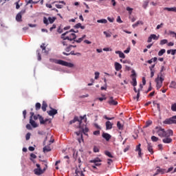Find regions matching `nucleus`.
Masks as SVG:
<instances>
[{
	"mask_svg": "<svg viewBox=\"0 0 176 176\" xmlns=\"http://www.w3.org/2000/svg\"><path fill=\"white\" fill-rule=\"evenodd\" d=\"M69 33V32H66L63 33L61 35V39H63V41H68L69 42H72V41H75V40L76 39V34H75V33H72L68 35Z\"/></svg>",
	"mask_w": 176,
	"mask_h": 176,
	"instance_id": "nucleus-1",
	"label": "nucleus"
},
{
	"mask_svg": "<svg viewBox=\"0 0 176 176\" xmlns=\"http://www.w3.org/2000/svg\"><path fill=\"white\" fill-rule=\"evenodd\" d=\"M153 134H157L161 138L167 137V132H166V130L161 126H156L155 130L153 131Z\"/></svg>",
	"mask_w": 176,
	"mask_h": 176,
	"instance_id": "nucleus-2",
	"label": "nucleus"
},
{
	"mask_svg": "<svg viewBox=\"0 0 176 176\" xmlns=\"http://www.w3.org/2000/svg\"><path fill=\"white\" fill-rule=\"evenodd\" d=\"M51 61L55 64H58L59 65H63V67H68L69 68H73L74 64L68 63L65 60H58V59H50Z\"/></svg>",
	"mask_w": 176,
	"mask_h": 176,
	"instance_id": "nucleus-3",
	"label": "nucleus"
},
{
	"mask_svg": "<svg viewBox=\"0 0 176 176\" xmlns=\"http://www.w3.org/2000/svg\"><path fill=\"white\" fill-rule=\"evenodd\" d=\"M162 76H163V75L161 74L160 76L158 75L157 78H155L157 90H159V89L163 86L164 78Z\"/></svg>",
	"mask_w": 176,
	"mask_h": 176,
	"instance_id": "nucleus-4",
	"label": "nucleus"
},
{
	"mask_svg": "<svg viewBox=\"0 0 176 176\" xmlns=\"http://www.w3.org/2000/svg\"><path fill=\"white\" fill-rule=\"evenodd\" d=\"M57 19V18L56 16L54 17H48L46 18L45 16L43 17V23L44 24H45V25H49V22L50 24H53V23H54V21H56V20Z\"/></svg>",
	"mask_w": 176,
	"mask_h": 176,
	"instance_id": "nucleus-5",
	"label": "nucleus"
},
{
	"mask_svg": "<svg viewBox=\"0 0 176 176\" xmlns=\"http://www.w3.org/2000/svg\"><path fill=\"white\" fill-rule=\"evenodd\" d=\"M164 124H176V116H173L170 118L166 119L163 121Z\"/></svg>",
	"mask_w": 176,
	"mask_h": 176,
	"instance_id": "nucleus-6",
	"label": "nucleus"
},
{
	"mask_svg": "<svg viewBox=\"0 0 176 176\" xmlns=\"http://www.w3.org/2000/svg\"><path fill=\"white\" fill-rule=\"evenodd\" d=\"M131 78H132V81L131 83L132 86L135 87V86H137V74H135V71L134 70L132 71Z\"/></svg>",
	"mask_w": 176,
	"mask_h": 176,
	"instance_id": "nucleus-7",
	"label": "nucleus"
},
{
	"mask_svg": "<svg viewBox=\"0 0 176 176\" xmlns=\"http://www.w3.org/2000/svg\"><path fill=\"white\" fill-rule=\"evenodd\" d=\"M101 162H102V160H101V159H100L99 157H96L94 160H90L89 163H94V165L96 167H100V166H101Z\"/></svg>",
	"mask_w": 176,
	"mask_h": 176,
	"instance_id": "nucleus-8",
	"label": "nucleus"
},
{
	"mask_svg": "<svg viewBox=\"0 0 176 176\" xmlns=\"http://www.w3.org/2000/svg\"><path fill=\"white\" fill-rule=\"evenodd\" d=\"M24 13H25V10H22L21 12H19L16 16V20L20 23L21 21H23V20L21 19L23 18V14H24Z\"/></svg>",
	"mask_w": 176,
	"mask_h": 176,
	"instance_id": "nucleus-9",
	"label": "nucleus"
},
{
	"mask_svg": "<svg viewBox=\"0 0 176 176\" xmlns=\"http://www.w3.org/2000/svg\"><path fill=\"white\" fill-rule=\"evenodd\" d=\"M152 39L157 41L159 39V36H156V34H151L147 40L148 43H151V42H152Z\"/></svg>",
	"mask_w": 176,
	"mask_h": 176,
	"instance_id": "nucleus-10",
	"label": "nucleus"
},
{
	"mask_svg": "<svg viewBox=\"0 0 176 176\" xmlns=\"http://www.w3.org/2000/svg\"><path fill=\"white\" fill-rule=\"evenodd\" d=\"M45 168L43 170H42V168H35L34 173L36 175H42V174L45 173Z\"/></svg>",
	"mask_w": 176,
	"mask_h": 176,
	"instance_id": "nucleus-11",
	"label": "nucleus"
},
{
	"mask_svg": "<svg viewBox=\"0 0 176 176\" xmlns=\"http://www.w3.org/2000/svg\"><path fill=\"white\" fill-rule=\"evenodd\" d=\"M108 104H109V105H118V101L115 100L113 99V97L111 96V97L109 98V101H108Z\"/></svg>",
	"mask_w": 176,
	"mask_h": 176,
	"instance_id": "nucleus-12",
	"label": "nucleus"
},
{
	"mask_svg": "<svg viewBox=\"0 0 176 176\" xmlns=\"http://www.w3.org/2000/svg\"><path fill=\"white\" fill-rule=\"evenodd\" d=\"M102 137L107 141H109V140H111V138H112V136L108 133H103L102 134Z\"/></svg>",
	"mask_w": 176,
	"mask_h": 176,
	"instance_id": "nucleus-13",
	"label": "nucleus"
},
{
	"mask_svg": "<svg viewBox=\"0 0 176 176\" xmlns=\"http://www.w3.org/2000/svg\"><path fill=\"white\" fill-rule=\"evenodd\" d=\"M47 113L50 116H54V115H57L58 111L57 109L51 108V110L47 111Z\"/></svg>",
	"mask_w": 176,
	"mask_h": 176,
	"instance_id": "nucleus-14",
	"label": "nucleus"
},
{
	"mask_svg": "<svg viewBox=\"0 0 176 176\" xmlns=\"http://www.w3.org/2000/svg\"><path fill=\"white\" fill-rule=\"evenodd\" d=\"M106 130H111L113 124L111 121H107L105 123Z\"/></svg>",
	"mask_w": 176,
	"mask_h": 176,
	"instance_id": "nucleus-15",
	"label": "nucleus"
},
{
	"mask_svg": "<svg viewBox=\"0 0 176 176\" xmlns=\"http://www.w3.org/2000/svg\"><path fill=\"white\" fill-rule=\"evenodd\" d=\"M164 144H171L173 142V139L170 137H166L162 140Z\"/></svg>",
	"mask_w": 176,
	"mask_h": 176,
	"instance_id": "nucleus-16",
	"label": "nucleus"
},
{
	"mask_svg": "<svg viewBox=\"0 0 176 176\" xmlns=\"http://www.w3.org/2000/svg\"><path fill=\"white\" fill-rule=\"evenodd\" d=\"M63 54H64V56H69V54H72V56H80V53L77 52L75 54V51H71L70 53H66V52H63Z\"/></svg>",
	"mask_w": 176,
	"mask_h": 176,
	"instance_id": "nucleus-17",
	"label": "nucleus"
},
{
	"mask_svg": "<svg viewBox=\"0 0 176 176\" xmlns=\"http://www.w3.org/2000/svg\"><path fill=\"white\" fill-rule=\"evenodd\" d=\"M87 120V118H86V115H84L83 116H80V120L78 121L79 127H82V120Z\"/></svg>",
	"mask_w": 176,
	"mask_h": 176,
	"instance_id": "nucleus-18",
	"label": "nucleus"
},
{
	"mask_svg": "<svg viewBox=\"0 0 176 176\" xmlns=\"http://www.w3.org/2000/svg\"><path fill=\"white\" fill-rule=\"evenodd\" d=\"M80 129H82V133H83V134H85V135H88L87 133H89V128H87V126H81V127H80Z\"/></svg>",
	"mask_w": 176,
	"mask_h": 176,
	"instance_id": "nucleus-19",
	"label": "nucleus"
},
{
	"mask_svg": "<svg viewBox=\"0 0 176 176\" xmlns=\"http://www.w3.org/2000/svg\"><path fill=\"white\" fill-rule=\"evenodd\" d=\"M115 69L116 71H120L121 68H122V65H120V63L116 62L115 64Z\"/></svg>",
	"mask_w": 176,
	"mask_h": 176,
	"instance_id": "nucleus-20",
	"label": "nucleus"
},
{
	"mask_svg": "<svg viewBox=\"0 0 176 176\" xmlns=\"http://www.w3.org/2000/svg\"><path fill=\"white\" fill-rule=\"evenodd\" d=\"M116 54H118L120 58H126V56L121 51H116Z\"/></svg>",
	"mask_w": 176,
	"mask_h": 176,
	"instance_id": "nucleus-21",
	"label": "nucleus"
},
{
	"mask_svg": "<svg viewBox=\"0 0 176 176\" xmlns=\"http://www.w3.org/2000/svg\"><path fill=\"white\" fill-rule=\"evenodd\" d=\"M164 10H167L168 12H174V13H176V7L164 8Z\"/></svg>",
	"mask_w": 176,
	"mask_h": 176,
	"instance_id": "nucleus-22",
	"label": "nucleus"
},
{
	"mask_svg": "<svg viewBox=\"0 0 176 176\" xmlns=\"http://www.w3.org/2000/svg\"><path fill=\"white\" fill-rule=\"evenodd\" d=\"M147 149L151 155H153V148L152 147V144L151 143H148Z\"/></svg>",
	"mask_w": 176,
	"mask_h": 176,
	"instance_id": "nucleus-23",
	"label": "nucleus"
},
{
	"mask_svg": "<svg viewBox=\"0 0 176 176\" xmlns=\"http://www.w3.org/2000/svg\"><path fill=\"white\" fill-rule=\"evenodd\" d=\"M140 24H141V25H144V22H142V21H138L132 25V27L133 28H135L136 27H138Z\"/></svg>",
	"mask_w": 176,
	"mask_h": 176,
	"instance_id": "nucleus-24",
	"label": "nucleus"
},
{
	"mask_svg": "<svg viewBox=\"0 0 176 176\" xmlns=\"http://www.w3.org/2000/svg\"><path fill=\"white\" fill-rule=\"evenodd\" d=\"M135 151L136 152H138V155L140 157H141V144H139L138 146H136Z\"/></svg>",
	"mask_w": 176,
	"mask_h": 176,
	"instance_id": "nucleus-25",
	"label": "nucleus"
},
{
	"mask_svg": "<svg viewBox=\"0 0 176 176\" xmlns=\"http://www.w3.org/2000/svg\"><path fill=\"white\" fill-rule=\"evenodd\" d=\"M30 123L32 126V127H38V124H36V122H35L34 120H32V117H30Z\"/></svg>",
	"mask_w": 176,
	"mask_h": 176,
	"instance_id": "nucleus-26",
	"label": "nucleus"
},
{
	"mask_svg": "<svg viewBox=\"0 0 176 176\" xmlns=\"http://www.w3.org/2000/svg\"><path fill=\"white\" fill-rule=\"evenodd\" d=\"M46 108H47V104L46 103V102L43 101L42 104L41 109L42 111H43V112H46Z\"/></svg>",
	"mask_w": 176,
	"mask_h": 176,
	"instance_id": "nucleus-27",
	"label": "nucleus"
},
{
	"mask_svg": "<svg viewBox=\"0 0 176 176\" xmlns=\"http://www.w3.org/2000/svg\"><path fill=\"white\" fill-rule=\"evenodd\" d=\"M168 35H170V36H172V38H175L176 39V33L175 32L169 30L168 32Z\"/></svg>",
	"mask_w": 176,
	"mask_h": 176,
	"instance_id": "nucleus-28",
	"label": "nucleus"
},
{
	"mask_svg": "<svg viewBox=\"0 0 176 176\" xmlns=\"http://www.w3.org/2000/svg\"><path fill=\"white\" fill-rule=\"evenodd\" d=\"M76 134H77L78 135H80V138H78V141L79 144H80L82 141H83V135L80 133V132H76Z\"/></svg>",
	"mask_w": 176,
	"mask_h": 176,
	"instance_id": "nucleus-29",
	"label": "nucleus"
},
{
	"mask_svg": "<svg viewBox=\"0 0 176 176\" xmlns=\"http://www.w3.org/2000/svg\"><path fill=\"white\" fill-rule=\"evenodd\" d=\"M133 90H134L135 93H138L137 94V96H136V99H137V101H138V100L140 98V89H139L138 90H137V88L134 87Z\"/></svg>",
	"mask_w": 176,
	"mask_h": 176,
	"instance_id": "nucleus-30",
	"label": "nucleus"
},
{
	"mask_svg": "<svg viewBox=\"0 0 176 176\" xmlns=\"http://www.w3.org/2000/svg\"><path fill=\"white\" fill-rule=\"evenodd\" d=\"M50 151H52V148H50V146H45L43 148V152L46 153V152H50Z\"/></svg>",
	"mask_w": 176,
	"mask_h": 176,
	"instance_id": "nucleus-31",
	"label": "nucleus"
},
{
	"mask_svg": "<svg viewBox=\"0 0 176 176\" xmlns=\"http://www.w3.org/2000/svg\"><path fill=\"white\" fill-rule=\"evenodd\" d=\"M169 87L170 89H176V82H175V81H171V82L169 85Z\"/></svg>",
	"mask_w": 176,
	"mask_h": 176,
	"instance_id": "nucleus-32",
	"label": "nucleus"
},
{
	"mask_svg": "<svg viewBox=\"0 0 176 176\" xmlns=\"http://www.w3.org/2000/svg\"><path fill=\"white\" fill-rule=\"evenodd\" d=\"M167 133V135L166 137H170V135H173L174 132L171 129H168L167 131H166Z\"/></svg>",
	"mask_w": 176,
	"mask_h": 176,
	"instance_id": "nucleus-33",
	"label": "nucleus"
},
{
	"mask_svg": "<svg viewBox=\"0 0 176 176\" xmlns=\"http://www.w3.org/2000/svg\"><path fill=\"white\" fill-rule=\"evenodd\" d=\"M76 122H79L78 117H74V120H72L69 122V124H73V123H75Z\"/></svg>",
	"mask_w": 176,
	"mask_h": 176,
	"instance_id": "nucleus-34",
	"label": "nucleus"
},
{
	"mask_svg": "<svg viewBox=\"0 0 176 176\" xmlns=\"http://www.w3.org/2000/svg\"><path fill=\"white\" fill-rule=\"evenodd\" d=\"M41 48L42 49V52H44L45 54H47V52L46 51V47L45 46V43L41 44Z\"/></svg>",
	"mask_w": 176,
	"mask_h": 176,
	"instance_id": "nucleus-35",
	"label": "nucleus"
},
{
	"mask_svg": "<svg viewBox=\"0 0 176 176\" xmlns=\"http://www.w3.org/2000/svg\"><path fill=\"white\" fill-rule=\"evenodd\" d=\"M117 127L118 130H123V124H122V123H120V121L117 122Z\"/></svg>",
	"mask_w": 176,
	"mask_h": 176,
	"instance_id": "nucleus-36",
	"label": "nucleus"
},
{
	"mask_svg": "<svg viewBox=\"0 0 176 176\" xmlns=\"http://www.w3.org/2000/svg\"><path fill=\"white\" fill-rule=\"evenodd\" d=\"M151 141H153V142H157L159 141V138L153 135L151 136Z\"/></svg>",
	"mask_w": 176,
	"mask_h": 176,
	"instance_id": "nucleus-37",
	"label": "nucleus"
},
{
	"mask_svg": "<svg viewBox=\"0 0 176 176\" xmlns=\"http://www.w3.org/2000/svg\"><path fill=\"white\" fill-rule=\"evenodd\" d=\"M97 23H101L102 24H107L108 21L107 19H99L97 21Z\"/></svg>",
	"mask_w": 176,
	"mask_h": 176,
	"instance_id": "nucleus-38",
	"label": "nucleus"
},
{
	"mask_svg": "<svg viewBox=\"0 0 176 176\" xmlns=\"http://www.w3.org/2000/svg\"><path fill=\"white\" fill-rule=\"evenodd\" d=\"M166 53V50L165 49H162L161 50L159 51L158 52V56H162L163 54Z\"/></svg>",
	"mask_w": 176,
	"mask_h": 176,
	"instance_id": "nucleus-39",
	"label": "nucleus"
},
{
	"mask_svg": "<svg viewBox=\"0 0 176 176\" xmlns=\"http://www.w3.org/2000/svg\"><path fill=\"white\" fill-rule=\"evenodd\" d=\"M104 155H106V156H108V157H113V155H112V154L111 153V152L106 151H104Z\"/></svg>",
	"mask_w": 176,
	"mask_h": 176,
	"instance_id": "nucleus-40",
	"label": "nucleus"
},
{
	"mask_svg": "<svg viewBox=\"0 0 176 176\" xmlns=\"http://www.w3.org/2000/svg\"><path fill=\"white\" fill-rule=\"evenodd\" d=\"M38 116H39V120H40L41 124H45L46 122H45V120H43V118L39 115H38Z\"/></svg>",
	"mask_w": 176,
	"mask_h": 176,
	"instance_id": "nucleus-41",
	"label": "nucleus"
},
{
	"mask_svg": "<svg viewBox=\"0 0 176 176\" xmlns=\"http://www.w3.org/2000/svg\"><path fill=\"white\" fill-rule=\"evenodd\" d=\"M37 54H38V61H41V60H42V57L41 56V50H37L36 51Z\"/></svg>",
	"mask_w": 176,
	"mask_h": 176,
	"instance_id": "nucleus-42",
	"label": "nucleus"
},
{
	"mask_svg": "<svg viewBox=\"0 0 176 176\" xmlns=\"http://www.w3.org/2000/svg\"><path fill=\"white\" fill-rule=\"evenodd\" d=\"M166 43H168V41L167 39L161 40L160 45H166Z\"/></svg>",
	"mask_w": 176,
	"mask_h": 176,
	"instance_id": "nucleus-43",
	"label": "nucleus"
},
{
	"mask_svg": "<svg viewBox=\"0 0 176 176\" xmlns=\"http://www.w3.org/2000/svg\"><path fill=\"white\" fill-rule=\"evenodd\" d=\"M36 111H39L41 109V104L39 102L36 103Z\"/></svg>",
	"mask_w": 176,
	"mask_h": 176,
	"instance_id": "nucleus-44",
	"label": "nucleus"
},
{
	"mask_svg": "<svg viewBox=\"0 0 176 176\" xmlns=\"http://www.w3.org/2000/svg\"><path fill=\"white\" fill-rule=\"evenodd\" d=\"M171 111L176 112V103H174L171 105Z\"/></svg>",
	"mask_w": 176,
	"mask_h": 176,
	"instance_id": "nucleus-45",
	"label": "nucleus"
},
{
	"mask_svg": "<svg viewBox=\"0 0 176 176\" xmlns=\"http://www.w3.org/2000/svg\"><path fill=\"white\" fill-rule=\"evenodd\" d=\"M165 170V169L158 168V169L157 170V173H161V174H164Z\"/></svg>",
	"mask_w": 176,
	"mask_h": 176,
	"instance_id": "nucleus-46",
	"label": "nucleus"
},
{
	"mask_svg": "<svg viewBox=\"0 0 176 176\" xmlns=\"http://www.w3.org/2000/svg\"><path fill=\"white\" fill-rule=\"evenodd\" d=\"M103 34H104V35H105L106 36V38H111V33H108L107 32H103Z\"/></svg>",
	"mask_w": 176,
	"mask_h": 176,
	"instance_id": "nucleus-47",
	"label": "nucleus"
},
{
	"mask_svg": "<svg viewBox=\"0 0 176 176\" xmlns=\"http://www.w3.org/2000/svg\"><path fill=\"white\" fill-rule=\"evenodd\" d=\"M104 119H106V120H113V119H115V117L109 118L107 116H104Z\"/></svg>",
	"mask_w": 176,
	"mask_h": 176,
	"instance_id": "nucleus-48",
	"label": "nucleus"
},
{
	"mask_svg": "<svg viewBox=\"0 0 176 176\" xmlns=\"http://www.w3.org/2000/svg\"><path fill=\"white\" fill-rule=\"evenodd\" d=\"M151 124H152V121L148 120L146 122L145 127H149V126H151Z\"/></svg>",
	"mask_w": 176,
	"mask_h": 176,
	"instance_id": "nucleus-49",
	"label": "nucleus"
},
{
	"mask_svg": "<svg viewBox=\"0 0 176 176\" xmlns=\"http://www.w3.org/2000/svg\"><path fill=\"white\" fill-rule=\"evenodd\" d=\"M126 10L129 12V14H131L133 13V8L130 7H126Z\"/></svg>",
	"mask_w": 176,
	"mask_h": 176,
	"instance_id": "nucleus-50",
	"label": "nucleus"
},
{
	"mask_svg": "<svg viewBox=\"0 0 176 176\" xmlns=\"http://www.w3.org/2000/svg\"><path fill=\"white\" fill-rule=\"evenodd\" d=\"M94 152L95 153H98V152H100V148H98V147H97V146H94Z\"/></svg>",
	"mask_w": 176,
	"mask_h": 176,
	"instance_id": "nucleus-51",
	"label": "nucleus"
},
{
	"mask_svg": "<svg viewBox=\"0 0 176 176\" xmlns=\"http://www.w3.org/2000/svg\"><path fill=\"white\" fill-rule=\"evenodd\" d=\"M25 138H26V141H28V140H30V138H31V133H28L25 135Z\"/></svg>",
	"mask_w": 176,
	"mask_h": 176,
	"instance_id": "nucleus-52",
	"label": "nucleus"
},
{
	"mask_svg": "<svg viewBox=\"0 0 176 176\" xmlns=\"http://www.w3.org/2000/svg\"><path fill=\"white\" fill-rule=\"evenodd\" d=\"M61 43L63 45V46H68V41H67V40H63Z\"/></svg>",
	"mask_w": 176,
	"mask_h": 176,
	"instance_id": "nucleus-53",
	"label": "nucleus"
},
{
	"mask_svg": "<svg viewBox=\"0 0 176 176\" xmlns=\"http://www.w3.org/2000/svg\"><path fill=\"white\" fill-rule=\"evenodd\" d=\"M32 159H36V155L34 153L30 154V160H32Z\"/></svg>",
	"mask_w": 176,
	"mask_h": 176,
	"instance_id": "nucleus-54",
	"label": "nucleus"
},
{
	"mask_svg": "<svg viewBox=\"0 0 176 176\" xmlns=\"http://www.w3.org/2000/svg\"><path fill=\"white\" fill-rule=\"evenodd\" d=\"M100 78V72H95V79H98Z\"/></svg>",
	"mask_w": 176,
	"mask_h": 176,
	"instance_id": "nucleus-55",
	"label": "nucleus"
},
{
	"mask_svg": "<svg viewBox=\"0 0 176 176\" xmlns=\"http://www.w3.org/2000/svg\"><path fill=\"white\" fill-rule=\"evenodd\" d=\"M71 47H72V45H69L66 49L65 51L67 52H71Z\"/></svg>",
	"mask_w": 176,
	"mask_h": 176,
	"instance_id": "nucleus-56",
	"label": "nucleus"
},
{
	"mask_svg": "<svg viewBox=\"0 0 176 176\" xmlns=\"http://www.w3.org/2000/svg\"><path fill=\"white\" fill-rule=\"evenodd\" d=\"M163 25H164V23H162L160 25H157L156 30H160V28H162V27H163Z\"/></svg>",
	"mask_w": 176,
	"mask_h": 176,
	"instance_id": "nucleus-57",
	"label": "nucleus"
},
{
	"mask_svg": "<svg viewBox=\"0 0 176 176\" xmlns=\"http://www.w3.org/2000/svg\"><path fill=\"white\" fill-rule=\"evenodd\" d=\"M117 23H119L120 24H122V23H123V21H122V19H120V16H118Z\"/></svg>",
	"mask_w": 176,
	"mask_h": 176,
	"instance_id": "nucleus-58",
	"label": "nucleus"
},
{
	"mask_svg": "<svg viewBox=\"0 0 176 176\" xmlns=\"http://www.w3.org/2000/svg\"><path fill=\"white\" fill-rule=\"evenodd\" d=\"M148 2L144 1V4H143L144 9H146V8L148 7Z\"/></svg>",
	"mask_w": 176,
	"mask_h": 176,
	"instance_id": "nucleus-59",
	"label": "nucleus"
},
{
	"mask_svg": "<svg viewBox=\"0 0 176 176\" xmlns=\"http://www.w3.org/2000/svg\"><path fill=\"white\" fill-rule=\"evenodd\" d=\"M113 162V161L111 159H108L107 160V164H109V166H111V164H112Z\"/></svg>",
	"mask_w": 176,
	"mask_h": 176,
	"instance_id": "nucleus-60",
	"label": "nucleus"
},
{
	"mask_svg": "<svg viewBox=\"0 0 176 176\" xmlns=\"http://www.w3.org/2000/svg\"><path fill=\"white\" fill-rule=\"evenodd\" d=\"M80 25H82V23H78L74 25L75 28H80Z\"/></svg>",
	"mask_w": 176,
	"mask_h": 176,
	"instance_id": "nucleus-61",
	"label": "nucleus"
},
{
	"mask_svg": "<svg viewBox=\"0 0 176 176\" xmlns=\"http://www.w3.org/2000/svg\"><path fill=\"white\" fill-rule=\"evenodd\" d=\"M83 40L82 38H79L78 40H74V42H76L77 43H80Z\"/></svg>",
	"mask_w": 176,
	"mask_h": 176,
	"instance_id": "nucleus-62",
	"label": "nucleus"
},
{
	"mask_svg": "<svg viewBox=\"0 0 176 176\" xmlns=\"http://www.w3.org/2000/svg\"><path fill=\"white\" fill-rule=\"evenodd\" d=\"M55 6L57 9H63V5L56 4Z\"/></svg>",
	"mask_w": 176,
	"mask_h": 176,
	"instance_id": "nucleus-63",
	"label": "nucleus"
},
{
	"mask_svg": "<svg viewBox=\"0 0 176 176\" xmlns=\"http://www.w3.org/2000/svg\"><path fill=\"white\" fill-rule=\"evenodd\" d=\"M94 135H100V131H94Z\"/></svg>",
	"mask_w": 176,
	"mask_h": 176,
	"instance_id": "nucleus-64",
	"label": "nucleus"
}]
</instances>
